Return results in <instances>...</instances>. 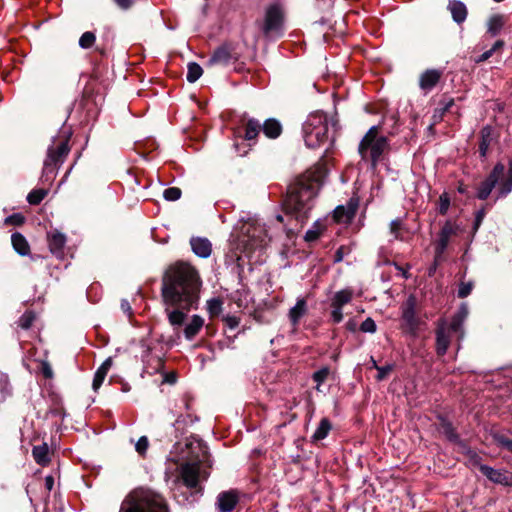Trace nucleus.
I'll return each instance as SVG.
<instances>
[{
    "label": "nucleus",
    "mask_w": 512,
    "mask_h": 512,
    "mask_svg": "<svg viewBox=\"0 0 512 512\" xmlns=\"http://www.w3.org/2000/svg\"><path fill=\"white\" fill-rule=\"evenodd\" d=\"M321 232L322 225L319 222H315L313 227L306 232L304 238L308 242L315 241L319 238Z\"/></svg>",
    "instance_id": "39"
},
{
    "label": "nucleus",
    "mask_w": 512,
    "mask_h": 512,
    "mask_svg": "<svg viewBox=\"0 0 512 512\" xmlns=\"http://www.w3.org/2000/svg\"><path fill=\"white\" fill-rule=\"evenodd\" d=\"M47 193L46 189L32 190L27 196V201L32 205H37L45 198Z\"/></svg>",
    "instance_id": "37"
},
{
    "label": "nucleus",
    "mask_w": 512,
    "mask_h": 512,
    "mask_svg": "<svg viewBox=\"0 0 512 512\" xmlns=\"http://www.w3.org/2000/svg\"><path fill=\"white\" fill-rule=\"evenodd\" d=\"M473 289V284L471 282L461 283L458 289V296L460 298L467 297Z\"/></svg>",
    "instance_id": "50"
},
{
    "label": "nucleus",
    "mask_w": 512,
    "mask_h": 512,
    "mask_svg": "<svg viewBox=\"0 0 512 512\" xmlns=\"http://www.w3.org/2000/svg\"><path fill=\"white\" fill-rule=\"evenodd\" d=\"M438 431L450 441L455 442L458 439V435L454 431L452 424L443 418L440 419Z\"/></svg>",
    "instance_id": "33"
},
{
    "label": "nucleus",
    "mask_w": 512,
    "mask_h": 512,
    "mask_svg": "<svg viewBox=\"0 0 512 512\" xmlns=\"http://www.w3.org/2000/svg\"><path fill=\"white\" fill-rule=\"evenodd\" d=\"M119 512H169L165 499L148 489H135L123 500Z\"/></svg>",
    "instance_id": "3"
},
{
    "label": "nucleus",
    "mask_w": 512,
    "mask_h": 512,
    "mask_svg": "<svg viewBox=\"0 0 512 512\" xmlns=\"http://www.w3.org/2000/svg\"><path fill=\"white\" fill-rule=\"evenodd\" d=\"M262 130V125L255 119H249L245 127V139L254 140Z\"/></svg>",
    "instance_id": "34"
},
{
    "label": "nucleus",
    "mask_w": 512,
    "mask_h": 512,
    "mask_svg": "<svg viewBox=\"0 0 512 512\" xmlns=\"http://www.w3.org/2000/svg\"><path fill=\"white\" fill-rule=\"evenodd\" d=\"M231 58H232V56H231L230 51L228 50L227 47L223 46V47H220L217 50H215V52L209 59V64H211V65H213V64L227 65V64H229Z\"/></svg>",
    "instance_id": "27"
},
{
    "label": "nucleus",
    "mask_w": 512,
    "mask_h": 512,
    "mask_svg": "<svg viewBox=\"0 0 512 512\" xmlns=\"http://www.w3.org/2000/svg\"><path fill=\"white\" fill-rule=\"evenodd\" d=\"M114 2L121 8V9H128L130 8L134 0H114Z\"/></svg>",
    "instance_id": "55"
},
{
    "label": "nucleus",
    "mask_w": 512,
    "mask_h": 512,
    "mask_svg": "<svg viewBox=\"0 0 512 512\" xmlns=\"http://www.w3.org/2000/svg\"><path fill=\"white\" fill-rule=\"evenodd\" d=\"M503 25L504 18L501 15H494L488 20L487 31L491 36H496L500 33Z\"/></svg>",
    "instance_id": "32"
},
{
    "label": "nucleus",
    "mask_w": 512,
    "mask_h": 512,
    "mask_svg": "<svg viewBox=\"0 0 512 512\" xmlns=\"http://www.w3.org/2000/svg\"><path fill=\"white\" fill-rule=\"evenodd\" d=\"M262 131L268 138H277L282 131V126L275 119H268L262 125Z\"/></svg>",
    "instance_id": "28"
},
{
    "label": "nucleus",
    "mask_w": 512,
    "mask_h": 512,
    "mask_svg": "<svg viewBox=\"0 0 512 512\" xmlns=\"http://www.w3.org/2000/svg\"><path fill=\"white\" fill-rule=\"evenodd\" d=\"M33 457L35 461L41 465L45 466L49 463V449L47 444H42L39 446H34L32 450Z\"/></svg>",
    "instance_id": "29"
},
{
    "label": "nucleus",
    "mask_w": 512,
    "mask_h": 512,
    "mask_svg": "<svg viewBox=\"0 0 512 512\" xmlns=\"http://www.w3.org/2000/svg\"><path fill=\"white\" fill-rule=\"evenodd\" d=\"M307 302L304 298H298L296 304L289 310V319L294 327H297L301 318L307 313Z\"/></svg>",
    "instance_id": "21"
},
{
    "label": "nucleus",
    "mask_w": 512,
    "mask_h": 512,
    "mask_svg": "<svg viewBox=\"0 0 512 512\" xmlns=\"http://www.w3.org/2000/svg\"><path fill=\"white\" fill-rule=\"evenodd\" d=\"M43 374L45 375V377L51 378L53 375L52 369L48 365H45L43 367Z\"/></svg>",
    "instance_id": "62"
},
{
    "label": "nucleus",
    "mask_w": 512,
    "mask_h": 512,
    "mask_svg": "<svg viewBox=\"0 0 512 512\" xmlns=\"http://www.w3.org/2000/svg\"><path fill=\"white\" fill-rule=\"evenodd\" d=\"M207 310L211 316L218 315L222 310V301L218 298H212L207 301Z\"/></svg>",
    "instance_id": "41"
},
{
    "label": "nucleus",
    "mask_w": 512,
    "mask_h": 512,
    "mask_svg": "<svg viewBox=\"0 0 512 512\" xmlns=\"http://www.w3.org/2000/svg\"><path fill=\"white\" fill-rule=\"evenodd\" d=\"M224 321L230 329H235L240 323V319L235 315L225 316Z\"/></svg>",
    "instance_id": "52"
},
{
    "label": "nucleus",
    "mask_w": 512,
    "mask_h": 512,
    "mask_svg": "<svg viewBox=\"0 0 512 512\" xmlns=\"http://www.w3.org/2000/svg\"><path fill=\"white\" fill-rule=\"evenodd\" d=\"M96 41V36L93 32L87 31L82 34L79 39V46L83 49H88L93 46Z\"/></svg>",
    "instance_id": "38"
},
{
    "label": "nucleus",
    "mask_w": 512,
    "mask_h": 512,
    "mask_svg": "<svg viewBox=\"0 0 512 512\" xmlns=\"http://www.w3.org/2000/svg\"><path fill=\"white\" fill-rule=\"evenodd\" d=\"M402 327L406 333L416 335L419 327V319L416 315V300L410 296L402 306Z\"/></svg>",
    "instance_id": "11"
},
{
    "label": "nucleus",
    "mask_w": 512,
    "mask_h": 512,
    "mask_svg": "<svg viewBox=\"0 0 512 512\" xmlns=\"http://www.w3.org/2000/svg\"><path fill=\"white\" fill-rule=\"evenodd\" d=\"M35 320V315L31 311L25 312L19 319V326L23 329H28Z\"/></svg>",
    "instance_id": "43"
},
{
    "label": "nucleus",
    "mask_w": 512,
    "mask_h": 512,
    "mask_svg": "<svg viewBox=\"0 0 512 512\" xmlns=\"http://www.w3.org/2000/svg\"><path fill=\"white\" fill-rule=\"evenodd\" d=\"M450 206V199L446 193H443L439 198V213L444 215L447 213Z\"/></svg>",
    "instance_id": "47"
},
{
    "label": "nucleus",
    "mask_w": 512,
    "mask_h": 512,
    "mask_svg": "<svg viewBox=\"0 0 512 512\" xmlns=\"http://www.w3.org/2000/svg\"><path fill=\"white\" fill-rule=\"evenodd\" d=\"M442 71L438 69H427L419 77V87L424 92H430L440 81Z\"/></svg>",
    "instance_id": "17"
},
{
    "label": "nucleus",
    "mask_w": 512,
    "mask_h": 512,
    "mask_svg": "<svg viewBox=\"0 0 512 512\" xmlns=\"http://www.w3.org/2000/svg\"><path fill=\"white\" fill-rule=\"evenodd\" d=\"M508 177L512 178V159L509 162V176Z\"/></svg>",
    "instance_id": "64"
},
{
    "label": "nucleus",
    "mask_w": 512,
    "mask_h": 512,
    "mask_svg": "<svg viewBox=\"0 0 512 512\" xmlns=\"http://www.w3.org/2000/svg\"><path fill=\"white\" fill-rule=\"evenodd\" d=\"M504 171L505 166L502 163H498L494 166L487 179L484 180L478 188L477 197L480 200H486L488 198L499 179L504 175Z\"/></svg>",
    "instance_id": "12"
},
{
    "label": "nucleus",
    "mask_w": 512,
    "mask_h": 512,
    "mask_svg": "<svg viewBox=\"0 0 512 512\" xmlns=\"http://www.w3.org/2000/svg\"><path fill=\"white\" fill-rule=\"evenodd\" d=\"M376 329V323L372 318L365 319L360 326V330L364 333H374Z\"/></svg>",
    "instance_id": "45"
},
{
    "label": "nucleus",
    "mask_w": 512,
    "mask_h": 512,
    "mask_svg": "<svg viewBox=\"0 0 512 512\" xmlns=\"http://www.w3.org/2000/svg\"><path fill=\"white\" fill-rule=\"evenodd\" d=\"M121 309L125 312L130 314L131 313V305L127 300H122L121 302Z\"/></svg>",
    "instance_id": "58"
},
{
    "label": "nucleus",
    "mask_w": 512,
    "mask_h": 512,
    "mask_svg": "<svg viewBox=\"0 0 512 512\" xmlns=\"http://www.w3.org/2000/svg\"><path fill=\"white\" fill-rule=\"evenodd\" d=\"M176 380H177L176 373L170 372V373L164 374V378H163L164 383L174 384V383H176Z\"/></svg>",
    "instance_id": "54"
},
{
    "label": "nucleus",
    "mask_w": 512,
    "mask_h": 512,
    "mask_svg": "<svg viewBox=\"0 0 512 512\" xmlns=\"http://www.w3.org/2000/svg\"><path fill=\"white\" fill-rule=\"evenodd\" d=\"M485 217L484 209L477 211L475 216L474 230H477Z\"/></svg>",
    "instance_id": "53"
},
{
    "label": "nucleus",
    "mask_w": 512,
    "mask_h": 512,
    "mask_svg": "<svg viewBox=\"0 0 512 512\" xmlns=\"http://www.w3.org/2000/svg\"><path fill=\"white\" fill-rule=\"evenodd\" d=\"M200 287L199 274L188 263H176L166 271L161 294L168 322L175 329L180 328L187 313L192 308H196Z\"/></svg>",
    "instance_id": "1"
},
{
    "label": "nucleus",
    "mask_w": 512,
    "mask_h": 512,
    "mask_svg": "<svg viewBox=\"0 0 512 512\" xmlns=\"http://www.w3.org/2000/svg\"><path fill=\"white\" fill-rule=\"evenodd\" d=\"M163 197L167 201H176L181 197V190L177 187H170L164 190Z\"/></svg>",
    "instance_id": "44"
},
{
    "label": "nucleus",
    "mask_w": 512,
    "mask_h": 512,
    "mask_svg": "<svg viewBox=\"0 0 512 512\" xmlns=\"http://www.w3.org/2000/svg\"><path fill=\"white\" fill-rule=\"evenodd\" d=\"M343 250H344V247H340V248L336 251V253H335V262H340V261H342L343 256H344V254H343Z\"/></svg>",
    "instance_id": "60"
},
{
    "label": "nucleus",
    "mask_w": 512,
    "mask_h": 512,
    "mask_svg": "<svg viewBox=\"0 0 512 512\" xmlns=\"http://www.w3.org/2000/svg\"><path fill=\"white\" fill-rule=\"evenodd\" d=\"M330 371L329 368L323 367L320 370L314 372L313 374V380L317 383L316 389L319 391L320 386L325 382L329 375Z\"/></svg>",
    "instance_id": "40"
},
{
    "label": "nucleus",
    "mask_w": 512,
    "mask_h": 512,
    "mask_svg": "<svg viewBox=\"0 0 512 512\" xmlns=\"http://www.w3.org/2000/svg\"><path fill=\"white\" fill-rule=\"evenodd\" d=\"M148 446H149V441H148V438L146 436H142L139 438V440L136 442L135 444V449L136 451L143 455L145 454V452L147 451L148 449Z\"/></svg>",
    "instance_id": "48"
},
{
    "label": "nucleus",
    "mask_w": 512,
    "mask_h": 512,
    "mask_svg": "<svg viewBox=\"0 0 512 512\" xmlns=\"http://www.w3.org/2000/svg\"><path fill=\"white\" fill-rule=\"evenodd\" d=\"M192 251L201 258H208L212 252V246L206 238H192L190 240Z\"/></svg>",
    "instance_id": "20"
},
{
    "label": "nucleus",
    "mask_w": 512,
    "mask_h": 512,
    "mask_svg": "<svg viewBox=\"0 0 512 512\" xmlns=\"http://www.w3.org/2000/svg\"><path fill=\"white\" fill-rule=\"evenodd\" d=\"M331 318L334 323H340L343 320V312L341 307L331 306Z\"/></svg>",
    "instance_id": "51"
},
{
    "label": "nucleus",
    "mask_w": 512,
    "mask_h": 512,
    "mask_svg": "<svg viewBox=\"0 0 512 512\" xmlns=\"http://www.w3.org/2000/svg\"><path fill=\"white\" fill-rule=\"evenodd\" d=\"M512 191V178L508 177L504 179L500 184L498 188V196L499 197H505Z\"/></svg>",
    "instance_id": "42"
},
{
    "label": "nucleus",
    "mask_w": 512,
    "mask_h": 512,
    "mask_svg": "<svg viewBox=\"0 0 512 512\" xmlns=\"http://www.w3.org/2000/svg\"><path fill=\"white\" fill-rule=\"evenodd\" d=\"M448 10L450 11L453 20L461 24L466 20L467 8L465 4L458 0H450L448 4Z\"/></svg>",
    "instance_id": "22"
},
{
    "label": "nucleus",
    "mask_w": 512,
    "mask_h": 512,
    "mask_svg": "<svg viewBox=\"0 0 512 512\" xmlns=\"http://www.w3.org/2000/svg\"><path fill=\"white\" fill-rule=\"evenodd\" d=\"M504 46V41L502 40H497L493 46L491 47V50L493 51V53H495L496 51L502 49Z\"/></svg>",
    "instance_id": "59"
},
{
    "label": "nucleus",
    "mask_w": 512,
    "mask_h": 512,
    "mask_svg": "<svg viewBox=\"0 0 512 512\" xmlns=\"http://www.w3.org/2000/svg\"><path fill=\"white\" fill-rule=\"evenodd\" d=\"M48 240L50 251L57 257H61L66 244V236L58 231H53L48 234Z\"/></svg>",
    "instance_id": "19"
},
{
    "label": "nucleus",
    "mask_w": 512,
    "mask_h": 512,
    "mask_svg": "<svg viewBox=\"0 0 512 512\" xmlns=\"http://www.w3.org/2000/svg\"><path fill=\"white\" fill-rule=\"evenodd\" d=\"M459 230H460L459 226L451 221H447L443 225V227L439 233V239H438V241L436 243V247H435L436 257H439L440 255H442L444 253V251L448 247L450 238L452 236L457 235Z\"/></svg>",
    "instance_id": "13"
},
{
    "label": "nucleus",
    "mask_w": 512,
    "mask_h": 512,
    "mask_svg": "<svg viewBox=\"0 0 512 512\" xmlns=\"http://www.w3.org/2000/svg\"><path fill=\"white\" fill-rule=\"evenodd\" d=\"M471 462L473 465H477L482 474L491 482L512 487V472L504 469H494L488 465L480 464L479 457L476 454L472 455Z\"/></svg>",
    "instance_id": "10"
},
{
    "label": "nucleus",
    "mask_w": 512,
    "mask_h": 512,
    "mask_svg": "<svg viewBox=\"0 0 512 512\" xmlns=\"http://www.w3.org/2000/svg\"><path fill=\"white\" fill-rule=\"evenodd\" d=\"M239 501L235 491H223L218 494L215 502L217 512H232Z\"/></svg>",
    "instance_id": "14"
},
{
    "label": "nucleus",
    "mask_w": 512,
    "mask_h": 512,
    "mask_svg": "<svg viewBox=\"0 0 512 512\" xmlns=\"http://www.w3.org/2000/svg\"><path fill=\"white\" fill-rule=\"evenodd\" d=\"M332 428L331 422L327 418L321 419L317 429L315 430L314 434L312 435V439L314 441H319L325 439L330 430Z\"/></svg>",
    "instance_id": "31"
},
{
    "label": "nucleus",
    "mask_w": 512,
    "mask_h": 512,
    "mask_svg": "<svg viewBox=\"0 0 512 512\" xmlns=\"http://www.w3.org/2000/svg\"><path fill=\"white\" fill-rule=\"evenodd\" d=\"M450 344V331L448 330V323L446 320L441 319L438 322L436 330V350L438 355H444Z\"/></svg>",
    "instance_id": "15"
},
{
    "label": "nucleus",
    "mask_w": 512,
    "mask_h": 512,
    "mask_svg": "<svg viewBox=\"0 0 512 512\" xmlns=\"http://www.w3.org/2000/svg\"><path fill=\"white\" fill-rule=\"evenodd\" d=\"M45 485L47 487L48 490H51L53 488V485H54V479L52 476H47L45 478Z\"/></svg>",
    "instance_id": "61"
},
{
    "label": "nucleus",
    "mask_w": 512,
    "mask_h": 512,
    "mask_svg": "<svg viewBox=\"0 0 512 512\" xmlns=\"http://www.w3.org/2000/svg\"><path fill=\"white\" fill-rule=\"evenodd\" d=\"M408 230L405 228V226L402 223V220L395 219L392 220L390 223V233L393 236L395 240H406L405 233H407Z\"/></svg>",
    "instance_id": "30"
},
{
    "label": "nucleus",
    "mask_w": 512,
    "mask_h": 512,
    "mask_svg": "<svg viewBox=\"0 0 512 512\" xmlns=\"http://www.w3.org/2000/svg\"><path fill=\"white\" fill-rule=\"evenodd\" d=\"M335 123L323 112L311 113L303 124V137L307 147L317 148L329 139V127Z\"/></svg>",
    "instance_id": "4"
},
{
    "label": "nucleus",
    "mask_w": 512,
    "mask_h": 512,
    "mask_svg": "<svg viewBox=\"0 0 512 512\" xmlns=\"http://www.w3.org/2000/svg\"><path fill=\"white\" fill-rule=\"evenodd\" d=\"M388 143L384 136H378L377 126H372L359 144V153L363 160L370 159L375 167L380 161L382 154L387 149Z\"/></svg>",
    "instance_id": "7"
},
{
    "label": "nucleus",
    "mask_w": 512,
    "mask_h": 512,
    "mask_svg": "<svg viewBox=\"0 0 512 512\" xmlns=\"http://www.w3.org/2000/svg\"><path fill=\"white\" fill-rule=\"evenodd\" d=\"M493 51L491 50V48L487 51H485L484 53H482L476 60L475 62L476 63H481V62H484L486 61L487 59H489L492 55H493Z\"/></svg>",
    "instance_id": "56"
},
{
    "label": "nucleus",
    "mask_w": 512,
    "mask_h": 512,
    "mask_svg": "<svg viewBox=\"0 0 512 512\" xmlns=\"http://www.w3.org/2000/svg\"><path fill=\"white\" fill-rule=\"evenodd\" d=\"M469 314L468 306L466 303H462L457 312L452 317L450 324H448V330L450 332L458 333L459 338H463L464 330L463 324Z\"/></svg>",
    "instance_id": "16"
},
{
    "label": "nucleus",
    "mask_w": 512,
    "mask_h": 512,
    "mask_svg": "<svg viewBox=\"0 0 512 512\" xmlns=\"http://www.w3.org/2000/svg\"><path fill=\"white\" fill-rule=\"evenodd\" d=\"M321 187L319 176L308 172L289 186L285 199V207L289 213L305 217L311 208V201L317 196Z\"/></svg>",
    "instance_id": "2"
},
{
    "label": "nucleus",
    "mask_w": 512,
    "mask_h": 512,
    "mask_svg": "<svg viewBox=\"0 0 512 512\" xmlns=\"http://www.w3.org/2000/svg\"><path fill=\"white\" fill-rule=\"evenodd\" d=\"M270 241L266 225L259 220H251L242 227L240 244L243 246V253L247 256L252 251L263 249Z\"/></svg>",
    "instance_id": "6"
},
{
    "label": "nucleus",
    "mask_w": 512,
    "mask_h": 512,
    "mask_svg": "<svg viewBox=\"0 0 512 512\" xmlns=\"http://www.w3.org/2000/svg\"><path fill=\"white\" fill-rule=\"evenodd\" d=\"M204 326V319L199 315H193L184 328V335L187 340H192Z\"/></svg>",
    "instance_id": "23"
},
{
    "label": "nucleus",
    "mask_w": 512,
    "mask_h": 512,
    "mask_svg": "<svg viewBox=\"0 0 512 512\" xmlns=\"http://www.w3.org/2000/svg\"><path fill=\"white\" fill-rule=\"evenodd\" d=\"M187 446L192 450V453H194V450L198 452L181 466L180 474L183 483L188 488H196L202 474V464L207 460V448L199 441L190 443Z\"/></svg>",
    "instance_id": "5"
},
{
    "label": "nucleus",
    "mask_w": 512,
    "mask_h": 512,
    "mask_svg": "<svg viewBox=\"0 0 512 512\" xmlns=\"http://www.w3.org/2000/svg\"><path fill=\"white\" fill-rule=\"evenodd\" d=\"M203 74L202 67L196 62H189L187 65V81L190 83L196 82Z\"/></svg>",
    "instance_id": "36"
},
{
    "label": "nucleus",
    "mask_w": 512,
    "mask_h": 512,
    "mask_svg": "<svg viewBox=\"0 0 512 512\" xmlns=\"http://www.w3.org/2000/svg\"><path fill=\"white\" fill-rule=\"evenodd\" d=\"M9 219H10V220H14V223H16V224H20V223H22V222H23V220H24L23 216H21V215H19V214H18V215H13V216H11Z\"/></svg>",
    "instance_id": "63"
},
{
    "label": "nucleus",
    "mask_w": 512,
    "mask_h": 512,
    "mask_svg": "<svg viewBox=\"0 0 512 512\" xmlns=\"http://www.w3.org/2000/svg\"><path fill=\"white\" fill-rule=\"evenodd\" d=\"M284 25V10L278 3L271 4L265 12L263 32L265 35L280 34Z\"/></svg>",
    "instance_id": "9"
},
{
    "label": "nucleus",
    "mask_w": 512,
    "mask_h": 512,
    "mask_svg": "<svg viewBox=\"0 0 512 512\" xmlns=\"http://www.w3.org/2000/svg\"><path fill=\"white\" fill-rule=\"evenodd\" d=\"M392 370H393V365L392 364H388V365H385V366H380L377 369L378 374L376 376V379L378 381L384 380Z\"/></svg>",
    "instance_id": "49"
},
{
    "label": "nucleus",
    "mask_w": 512,
    "mask_h": 512,
    "mask_svg": "<svg viewBox=\"0 0 512 512\" xmlns=\"http://www.w3.org/2000/svg\"><path fill=\"white\" fill-rule=\"evenodd\" d=\"M495 440L498 445L512 453V438H508L504 435H497Z\"/></svg>",
    "instance_id": "46"
},
{
    "label": "nucleus",
    "mask_w": 512,
    "mask_h": 512,
    "mask_svg": "<svg viewBox=\"0 0 512 512\" xmlns=\"http://www.w3.org/2000/svg\"><path fill=\"white\" fill-rule=\"evenodd\" d=\"M358 203L357 201H350L347 206H338L335 208L333 212V218L338 223H348L350 222L355 213L357 211Z\"/></svg>",
    "instance_id": "18"
},
{
    "label": "nucleus",
    "mask_w": 512,
    "mask_h": 512,
    "mask_svg": "<svg viewBox=\"0 0 512 512\" xmlns=\"http://www.w3.org/2000/svg\"><path fill=\"white\" fill-rule=\"evenodd\" d=\"M111 366H112V358L109 357L97 369V371L94 375L93 383H92V387H93L94 391H97L100 388V386L102 385Z\"/></svg>",
    "instance_id": "24"
},
{
    "label": "nucleus",
    "mask_w": 512,
    "mask_h": 512,
    "mask_svg": "<svg viewBox=\"0 0 512 512\" xmlns=\"http://www.w3.org/2000/svg\"><path fill=\"white\" fill-rule=\"evenodd\" d=\"M13 249L21 256H26L30 253V246L26 238L21 233H13L11 236Z\"/></svg>",
    "instance_id": "25"
},
{
    "label": "nucleus",
    "mask_w": 512,
    "mask_h": 512,
    "mask_svg": "<svg viewBox=\"0 0 512 512\" xmlns=\"http://www.w3.org/2000/svg\"><path fill=\"white\" fill-rule=\"evenodd\" d=\"M491 131H492L491 128L488 126L484 127L481 130V141L479 144V151H480V154L482 157L486 156L490 142L492 140Z\"/></svg>",
    "instance_id": "35"
},
{
    "label": "nucleus",
    "mask_w": 512,
    "mask_h": 512,
    "mask_svg": "<svg viewBox=\"0 0 512 512\" xmlns=\"http://www.w3.org/2000/svg\"><path fill=\"white\" fill-rule=\"evenodd\" d=\"M69 150L67 139L54 143L50 146L47 150V157L44 160L42 177L48 178L49 175H53L56 167L63 163L69 153Z\"/></svg>",
    "instance_id": "8"
},
{
    "label": "nucleus",
    "mask_w": 512,
    "mask_h": 512,
    "mask_svg": "<svg viewBox=\"0 0 512 512\" xmlns=\"http://www.w3.org/2000/svg\"><path fill=\"white\" fill-rule=\"evenodd\" d=\"M442 104H443V107L441 108L439 116H442L445 112H447L454 105V99L450 98L447 101L443 102Z\"/></svg>",
    "instance_id": "57"
},
{
    "label": "nucleus",
    "mask_w": 512,
    "mask_h": 512,
    "mask_svg": "<svg viewBox=\"0 0 512 512\" xmlns=\"http://www.w3.org/2000/svg\"><path fill=\"white\" fill-rule=\"evenodd\" d=\"M353 298V290L345 288L337 291L331 298V306H337L343 308L344 305L348 304Z\"/></svg>",
    "instance_id": "26"
}]
</instances>
